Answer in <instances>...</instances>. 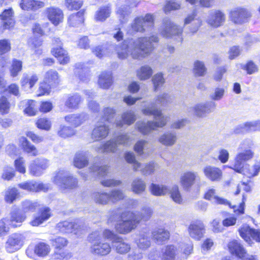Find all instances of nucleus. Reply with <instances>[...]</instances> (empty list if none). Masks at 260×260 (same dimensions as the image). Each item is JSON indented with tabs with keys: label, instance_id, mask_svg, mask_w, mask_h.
I'll return each instance as SVG.
<instances>
[{
	"label": "nucleus",
	"instance_id": "obj_28",
	"mask_svg": "<svg viewBox=\"0 0 260 260\" xmlns=\"http://www.w3.org/2000/svg\"><path fill=\"white\" fill-rule=\"evenodd\" d=\"M151 236L156 243L161 244L169 240L170 234L168 230L161 227L153 229L151 232Z\"/></svg>",
	"mask_w": 260,
	"mask_h": 260
},
{
	"label": "nucleus",
	"instance_id": "obj_17",
	"mask_svg": "<svg viewBox=\"0 0 260 260\" xmlns=\"http://www.w3.org/2000/svg\"><path fill=\"white\" fill-rule=\"evenodd\" d=\"M251 17L250 12L243 8H237L232 10L230 13V17L232 22L235 24H241L247 22Z\"/></svg>",
	"mask_w": 260,
	"mask_h": 260
},
{
	"label": "nucleus",
	"instance_id": "obj_19",
	"mask_svg": "<svg viewBox=\"0 0 260 260\" xmlns=\"http://www.w3.org/2000/svg\"><path fill=\"white\" fill-rule=\"evenodd\" d=\"M8 225L11 228L20 226L26 219V216L18 209H14L11 211L9 215L6 217Z\"/></svg>",
	"mask_w": 260,
	"mask_h": 260
},
{
	"label": "nucleus",
	"instance_id": "obj_14",
	"mask_svg": "<svg viewBox=\"0 0 260 260\" xmlns=\"http://www.w3.org/2000/svg\"><path fill=\"white\" fill-rule=\"evenodd\" d=\"M240 236L248 244L251 245L253 242L251 238L256 242H260V230L251 228L247 224L243 225L239 229Z\"/></svg>",
	"mask_w": 260,
	"mask_h": 260
},
{
	"label": "nucleus",
	"instance_id": "obj_57",
	"mask_svg": "<svg viewBox=\"0 0 260 260\" xmlns=\"http://www.w3.org/2000/svg\"><path fill=\"white\" fill-rule=\"evenodd\" d=\"M82 101L80 95L78 94L69 96L66 102V106L70 109H77Z\"/></svg>",
	"mask_w": 260,
	"mask_h": 260
},
{
	"label": "nucleus",
	"instance_id": "obj_25",
	"mask_svg": "<svg viewBox=\"0 0 260 260\" xmlns=\"http://www.w3.org/2000/svg\"><path fill=\"white\" fill-rule=\"evenodd\" d=\"M18 186L19 188L28 191H46L48 189L46 185L33 180L22 182L18 184Z\"/></svg>",
	"mask_w": 260,
	"mask_h": 260
},
{
	"label": "nucleus",
	"instance_id": "obj_39",
	"mask_svg": "<svg viewBox=\"0 0 260 260\" xmlns=\"http://www.w3.org/2000/svg\"><path fill=\"white\" fill-rule=\"evenodd\" d=\"M91 198L96 204L99 205H106L110 203L109 192L103 190L93 192L92 193Z\"/></svg>",
	"mask_w": 260,
	"mask_h": 260
},
{
	"label": "nucleus",
	"instance_id": "obj_58",
	"mask_svg": "<svg viewBox=\"0 0 260 260\" xmlns=\"http://www.w3.org/2000/svg\"><path fill=\"white\" fill-rule=\"evenodd\" d=\"M145 188L146 184L142 179L137 178L132 182V190L137 194H140L144 191Z\"/></svg>",
	"mask_w": 260,
	"mask_h": 260
},
{
	"label": "nucleus",
	"instance_id": "obj_34",
	"mask_svg": "<svg viewBox=\"0 0 260 260\" xmlns=\"http://www.w3.org/2000/svg\"><path fill=\"white\" fill-rule=\"evenodd\" d=\"M87 118V115L84 113L70 114L64 118L66 122L75 127L80 126L86 120Z\"/></svg>",
	"mask_w": 260,
	"mask_h": 260
},
{
	"label": "nucleus",
	"instance_id": "obj_53",
	"mask_svg": "<svg viewBox=\"0 0 260 260\" xmlns=\"http://www.w3.org/2000/svg\"><path fill=\"white\" fill-rule=\"evenodd\" d=\"M157 167L158 164L153 161H151L143 165V166L142 165L138 171H140L142 174L144 176H149L153 174Z\"/></svg>",
	"mask_w": 260,
	"mask_h": 260
},
{
	"label": "nucleus",
	"instance_id": "obj_61",
	"mask_svg": "<svg viewBox=\"0 0 260 260\" xmlns=\"http://www.w3.org/2000/svg\"><path fill=\"white\" fill-rule=\"evenodd\" d=\"M52 245L56 249V251L60 250L66 247L68 243V240L63 237H58L50 240Z\"/></svg>",
	"mask_w": 260,
	"mask_h": 260
},
{
	"label": "nucleus",
	"instance_id": "obj_8",
	"mask_svg": "<svg viewBox=\"0 0 260 260\" xmlns=\"http://www.w3.org/2000/svg\"><path fill=\"white\" fill-rule=\"evenodd\" d=\"M182 31V27L175 24L168 18H165L162 20V24L159 28V32L163 37L171 38L176 36L178 37L177 41L179 42H182L183 41Z\"/></svg>",
	"mask_w": 260,
	"mask_h": 260
},
{
	"label": "nucleus",
	"instance_id": "obj_40",
	"mask_svg": "<svg viewBox=\"0 0 260 260\" xmlns=\"http://www.w3.org/2000/svg\"><path fill=\"white\" fill-rule=\"evenodd\" d=\"M4 197L7 203L12 204L20 198V192L15 187H9L4 191Z\"/></svg>",
	"mask_w": 260,
	"mask_h": 260
},
{
	"label": "nucleus",
	"instance_id": "obj_50",
	"mask_svg": "<svg viewBox=\"0 0 260 260\" xmlns=\"http://www.w3.org/2000/svg\"><path fill=\"white\" fill-rule=\"evenodd\" d=\"M177 254V248L173 245H167L162 250V260H175Z\"/></svg>",
	"mask_w": 260,
	"mask_h": 260
},
{
	"label": "nucleus",
	"instance_id": "obj_26",
	"mask_svg": "<svg viewBox=\"0 0 260 260\" xmlns=\"http://www.w3.org/2000/svg\"><path fill=\"white\" fill-rule=\"evenodd\" d=\"M203 173L205 177L212 181H219L222 176V172L219 168L211 166L205 167Z\"/></svg>",
	"mask_w": 260,
	"mask_h": 260
},
{
	"label": "nucleus",
	"instance_id": "obj_32",
	"mask_svg": "<svg viewBox=\"0 0 260 260\" xmlns=\"http://www.w3.org/2000/svg\"><path fill=\"white\" fill-rule=\"evenodd\" d=\"M138 247L142 249H146L150 247L151 242L148 231L144 230L139 232L135 240Z\"/></svg>",
	"mask_w": 260,
	"mask_h": 260
},
{
	"label": "nucleus",
	"instance_id": "obj_21",
	"mask_svg": "<svg viewBox=\"0 0 260 260\" xmlns=\"http://www.w3.org/2000/svg\"><path fill=\"white\" fill-rule=\"evenodd\" d=\"M198 177L197 172L190 171H185L180 176V184L184 190H189L195 183Z\"/></svg>",
	"mask_w": 260,
	"mask_h": 260
},
{
	"label": "nucleus",
	"instance_id": "obj_24",
	"mask_svg": "<svg viewBox=\"0 0 260 260\" xmlns=\"http://www.w3.org/2000/svg\"><path fill=\"white\" fill-rule=\"evenodd\" d=\"M188 230L189 236L196 240H200L203 237L205 231V226L201 221L191 223Z\"/></svg>",
	"mask_w": 260,
	"mask_h": 260
},
{
	"label": "nucleus",
	"instance_id": "obj_2",
	"mask_svg": "<svg viewBox=\"0 0 260 260\" xmlns=\"http://www.w3.org/2000/svg\"><path fill=\"white\" fill-rule=\"evenodd\" d=\"M170 96L167 93L158 95L155 101L150 105L143 109V113L146 115H153L155 121L138 122L136 123L138 131L143 135H147L157 127L164 126L169 119L168 116H164L161 111L156 108L157 105L166 106L171 102Z\"/></svg>",
	"mask_w": 260,
	"mask_h": 260
},
{
	"label": "nucleus",
	"instance_id": "obj_12",
	"mask_svg": "<svg viewBox=\"0 0 260 260\" xmlns=\"http://www.w3.org/2000/svg\"><path fill=\"white\" fill-rule=\"evenodd\" d=\"M141 0H120L118 4L116 13L122 23L126 22L131 11L130 7H135Z\"/></svg>",
	"mask_w": 260,
	"mask_h": 260
},
{
	"label": "nucleus",
	"instance_id": "obj_44",
	"mask_svg": "<svg viewBox=\"0 0 260 260\" xmlns=\"http://www.w3.org/2000/svg\"><path fill=\"white\" fill-rule=\"evenodd\" d=\"M196 15L197 12L196 11L194 10L191 14L188 15L184 21L185 24H187L191 22H193L192 24L194 26L192 28H190V32L192 34L195 33L198 31L202 22V21L200 18L195 19Z\"/></svg>",
	"mask_w": 260,
	"mask_h": 260
},
{
	"label": "nucleus",
	"instance_id": "obj_22",
	"mask_svg": "<svg viewBox=\"0 0 260 260\" xmlns=\"http://www.w3.org/2000/svg\"><path fill=\"white\" fill-rule=\"evenodd\" d=\"M237 173L242 174L248 178H252L257 176L260 172V158L254 160L252 165L245 164Z\"/></svg>",
	"mask_w": 260,
	"mask_h": 260
},
{
	"label": "nucleus",
	"instance_id": "obj_10",
	"mask_svg": "<svg viewBox=\"0 0 260 260\" xmlns=\"http://www.w3.org/2000/svg\"><path fill=\"white\" fill-rule=\"evenodd\" d=\"M204 198L207 200L212 201L214 203L223 205H228L230 207L234 209V212L240 214L244 213V205L246 198L243 196L242 202L239 207L237 208L236 206H231V203L226 199L219 197L216 194V190L213 188L208 189L205 193Z\"/></svg>",
	"mask_w": 260,
	"mask_h": 260
},
{
	"label": "nucleus",
	"instance_id": "obj_36",
	"mask_svg": "<svg viewBox=\"0 0 260 260\" xmlns=\"http://www.w3.org/2000/svg\"><path fill=\"white\" fill-rule=\"evenodd\" d=\"M228 247L231 253L237 257L242 258L245 256V250L238 241L233 240L229 242Z\"/></svg>",
	"mask_w": 260,
	"mask_h": 260
},
{
	"label": "nucleus",
	"instance_id": "obj_52",
	"mask_svg": "<svg viewBox=\"0 0 260 260\" xmlns=\"http://www.w3.org/2000/svg\"><path fill=\"white\" fill-rule=\"evenodd\" d=\"M88 162L87 154L86 152H78L75 155L74 164L78 168H82L86 166Z\"/></svg>",
	"mask_w": 260,
	"mask_h": 260
},
{
	"label": "nucleus",
	"instance_id": "obj_3",
	"mask_svg": "<svg viewBox=\"0 0 260 260\" xmlns=\"http://www.w3.org/2000/svg\"><path fill=\"white\" fill-rule=\"evenodd\" d=\"M254 142L250 138H246L241 141L238 146V152L235 157L234 163L231 166H224L235 171H239L241 167L245 165L244 162L252 159L254 156V152L252 150Z\"/></svg>",
	"mask_w": 260,
	"mask_h": 260
},
{
	"label": "nucleus",
	"instance_id": "obj_16",
	"mask_svg": "<svg viewBox=\"0 0 260 260\" xmlns=\"http://www.w3.org/2000/svg\"><path fill=\"white\" fill-rule=\"evenodd\" d=\"M226 16L223 12L219 10H212L209 12L206 22L211 26L217 28L222 25Z\"/></svg>",
	"mask_w": 260,
	"mask_h": 260
},
{
	"label": "nucleus",
	"instance_id": "obj_20",
	"mask_svg": "<svg viewBox=\"0 0 260 260\" xmlns=\"http://www.w3.org/2000/svg\"><path fill=\"white\" fill-rule=\"evenodd\" d=\"M214 103L210 102L200 103L187 109L188 112H193L194 115L198 117H203L206 113L211 112L215 108Z\"/></svg>",
	"mask_w": 260,
	"mask_h": 260
},
{
	"label": "nucleus",
	"instance_id": "obj_13",
	"mask_svg": "<svg viewBox=\"0 0 260 260\" xmlns=\"http://www.w3.org/2000/svg\"><path fill=\"white\" fill-rule=\"evenodd\" d=\"M25 241V237L23 234H12L8 237L5 243L6 250L9 253H13L22 247Z\"/></svg>",
	"mask_w": 260,
	"mask_h": 260
},
{
	"label": "nucleus",
	"instance_id": "obj_4",
	"mask_svg": "<svg viewBox=\"0 0 260 260\" xmlns=\"http://www.w3.org/2000/svg\"><path fill=\"white\" fill-rule=\"evenodd\" d=\"M103 112L102 121L98 122L92 132L91 138L94 141H100L107 137L109 133V128L104 122L111 121L115 114V110L113 108L107 107L103 110Z\"/></svg>",
	"mask_w": 260,
	"mask_h": 260
},
{
	"label": "nucleus",
	"instance_id": "obj_35",
	"mask_svg": "<svg viewBox=\"0 0 260 260\" xmlns=\"http://www.w3.org/2000/svg\"><path fill=\"white\" fill-rule=\"evenodd\" d=\"M177 140V134L174 131L167 132L161 135L158 138V142L165 146L174 145Z\"/></svg>",
	"mask_w": 260,
	"mask_h": 260
},
{
	"label": "nucleus",
	"instance_id": "obj_51",
	"mask_svg": "<svg viewBox=\"0 0 260 260\" xmlns=\"http://www.w3.org/2000/svg\"><path fill=\"white\" fill-rule=\"evenodd\" d=\"M111 9L110 6H103L99 8L95 14V19L99 21H104L111 14Z\"/></svg>",
	"mask_w": 260,
	"mask_h": 260
},
{
	"label": "nucleus",
	"instance_id": "obj_33",
	"mask_svg": "<svg viewBox=\"0 0 260 260\" xmlns=\"http://www.w3.org/2000/svg\"><path fill=\"white\" fill-rule=\"evenodd\" d=\"M51 216L50 210L48 207L40 209L38 215L34 217L30 224L34 226H37L47 220Z\"/></svg>",
	"mask_w": 260,
	"mask_h": 260
},
{
	"label": "nucleus",
	"instance_id": "obj_60",
	"mask_svg": "<svg viewBox=\"0 0 260 260\" xmlns=\"http://www.w3.org/2000/svg\"><path fill=\"white\" fill-rule=\"evenodd\" d=\"M110 202L115 203L117 202L123 200L125 195L123 192L120 189H112L109 192Z\"/></svg>",
	"mask_w": 260,
	"mask_h": 260
},
{
	"label": "nucleus",
	"instance_id": "obj_30",
	"mask_svg": "<svg viewBox=\"0 0 260 260\" xmlns=\"http://www.w3.org/2000/svg\"><path fill=\"white\" fill-rule=\"evenodd\" d=\"M47 15L49 20L54 25H57L63 19V14L61 10L58 8L51 7L47 9Z\"/></svg>",
	"mask_w": 260,
	"mask_h": 260
},
{
	"label": "nucleus",
	"instance_id": "obj_49",
	"mask_svg": "<svg viewBox=\"0 0 260 260\" xmlns=\"http://www.w3.org/2000/svg\"><path fill=\"white\" fill-rule=\"evenodd\" d=\"M99 85L104 89L108 88L112 84V75L110 72H103L99 76Z\"/></svg>",
	"mask_w": 260,
	"mask_h": 260
},
{
	"label": "nucleus",
	"instance_id": "obj_27",
	"mask_svg": "<svg viewBox=\"0 0 260 260\" xmlns=\"http://www.w3.org/2000/svg\"><path fill=\"white\" fill-rule=\"evenodd\" d=\"M38 80L39 77L37 74H23L20 80V85L24 90L30 91Z\"/></svg>",
	"mask_w": 260,
	"mask_h": 260
},
{
	"label": "nucleus",
	"instance_id": "obj_9",
	"mask_svg": "<svg viewBox=\"0 0 260 260\" xmlns=\"http://www.w3.org/2000/svg\"><path fill=\"white\" fill-rule=\"evenodd\" d=\"M132 139L127 134H122L115 138L107 141L105 144L101 145L95 148L99 153L114 152L117 150L119 145H128Z\"/></svg>",
	"mask_w": 260,
	"mask_h": 260
},
{
	"label": "nucleus",
	"instance_id": "obj_48",
	"mask_svg": "<svg viewBox=\"0 0 260 260\" xmlns=\"http://www.w3.org/2000/svg\"><path fill=\"white\" fill-rule=\"evenodd\" d=\"M87 69L84 67V64L79 62L75 64L74 69V74L79 79L83 81H86L88 79L89 75L87 73Z\"/></svg>",
	"mask_w": 260,
	"mask_h": 260
},
{
	"label": "nucleus",
	"instance_id": "obj_54",
	"mask_svg": "<svg viewBox=\"0 0 260 260\" xmlns=\"http://www.w3.org/2000/svg\"><path fill=\"white\" fill-rule=\"evenodd\" d=\"M84 13L83 10L80 11L76 14L71 15L68 18V23L70 26H76L84 21Z\"/></svg>",
	"mask_w": 260,
	"mask_h": 260
},
{
	"label": "nucleus",
	"instance_id": "obj_11",
	"mask_svg": "<svg viewBox=\"0 0 260 260\" xmlns=\"http://www.w3.org/2000/svg\"><path fill=\"white\" fill-rule=\"evenodd\" d=\"M55 228L60 233L63 234L73 233L77 236L82 234L85 230L84 224L78 221L75 222L68 220L62 221L58 222L56 225Z\"/></svg>",
	"mask_w": 260,
	"mask_h": 260
},
{
	"label": "nucleus",
	"instance_id": "obj_38",
	"mask_svg": "<svg viewBox=\"0 0 260 260\" xmlns=\"http://www.w3.org/2000/svg\"><path fill=\"white\" fill-rule=\"evenodd\" d=\"M121 119L116 120V125L117 127H121L123 124L130 125L136 120V117L134 112L132 110L124 112L121 115Z\"/></svg>",
	"mask_w": 260,
	"mask_h": 260
},
{
	"label": "nucleus",
	"instance_id": "obj_41",
	"mask_svg": "<svg viewBox=\"0 0 260 260\" xmlns=\"http://www.w3.org/2000/svg\"><path fill=\"white\" fill-rule=\"evenodd\" d=\"M20 106H25L24 112L29 116H35L37 113L36 102L31 100H25L20 103Z\"/></svg>",
	"mask_w": 260,
	"mask_h": 260
},
{
	"label": "nucleus",
	"instance_id": "obj_1",
	"mask_svg": "<svg viewBox=\"0 0 260 260\" xmlns=\"http://www.w3.org/2000/svg\"><path fill=\"white\" fill-rule=\"evenodd\" d=\"M158 40L157 35H153L149 37H141L124 40L118 45L110 44L98 46L92 49V52L96 56L101 58L110 55L114 50L120 59H125L128 56L134 59H140L152 53L154 49L153 43H157Z\"/></svg>",
	"mask_w": 260,
	"mask_h": 260
},
{
	"label": "nucleus",
	"instance_id": "obj_42",
	"mask_svg": "<svg viewBox=\"0 0 260 260\" xmlns=\"http://www.w3.org/2000/svg\"><path fill=\"white\" fill-rule=\"evenodd\" d=\"M19 144L23 151L31 156H36L38 154V151L33 145L26 139L22 137L19 139Z\"/></svg>",
	"mask_w": 260,
	"mask_h": 260
},
{
	"label": "nucleus",
	"instance_id": "obj_47",
	"mask_svg": "<svg viewBox=\"0 0 260 260\" xmlns=\"http://www.w3.org/2000/svg\"><path fill=\"white\" fill-rule=\"evenodd\" d=\"M149 190L153 195L155 196H161L169 192L170 187L165 185L151 183L149 186Z\"/></svg>",
	"mask_w": 260,
	"mask_h": 260
},
{
	"label": "nucleus",
	"instance_id": "obj_46",
	"mask_svg": "<svg viewBox=\"0 0 260 260\" xmlns=\"http://www.w3.org/2000/svg\"><path fill=\"white\" fill-rule=\"evenodd\" d=\"M153 70L148 65H144L137 70V77L140 80H146L149 79L153 74Z\"/></svg>",
	"mask_w": 260,
	"mask_h": 260
},
{
	"label": "nucleus",
	"instance_id": "obj_5",
	"mask_svg": "<svg viewBox=\"0 0 260 260\" xmlns=\"http://www.w3.org/2000/svg\"><path fill=\"white\" fill-rule=\"evenodd\" d=\"M154 25V16L153 14H147L144 16L136 17L126 28L127 33L134 35L137 32L144 33L150 30Z\"/></svg>",
	"mask_w": 260,
	"mask_h": 260
},
{
	"label": "nucleus",
	"instance_id": "obj_64",
	"mask_svg": "<svg viewBox=\"0 0 260 260\" xmlns=\"http://www.w3.org/2000/svg\"><path fill=\"white\" fill-rule=\"evenodd\" d=\"M193 71L196 76H203L206 73V69L203 62L197 60L194 62Z\"/></svg>",
	"mask_w": 260,
	"mask_h": 260
},
{
	"label": "nucleus",
	"instance_id": "obj_29",
	"mask_svg": "<svg viewBox=\"0 0 260 260\" xmlns=\"http://www.w3.org/2000/svg\"><path fill=\"white\" fill-rule=\"evenodd\" d=\"M4 29H10L14 27L15 21L14 17V12L12 8L6 9L0 15Z\"/></svg>",
	"mask_w": 260,
	"mask_h": 260
},
{
	"label": "nucleus",
	"instance_id": "obj_37",
	"mask_svg": "<svg viewBox=\"0 0 260 260\" xmlns=\"http://www.w3.org/2000/svg\"><path fill=\"white\" fill-rule=\"evenodd\" d=\"M20 8L24 11H36L43 8L44 3L36 0H21L19 4Z\"/></svg>",
	"mask_w": 260,
	"mask_h": 260
},
{
	"label": "nucleus",
	"instance_id": "obj_18",
	"mask_svg": "<svg viewBox=\"0 0 260 260\" xmlns=\"http://www.w3.org/2000/svg\"><path fill=\"white\" fill-rule=\"evenodd\" d=\"M53 44L57 45L58 47H53L51 53L57 58L60 64H66L70 61V57L67 52L61 47V43L59 38H54Z\"/></svg>",
	"mask_w": 260,
	"mask_h": 260
},
{
	"label": "nucleus",
	"instance_id": "obj_59",
	"mask_svg": "<svg viewBox=\"0 0 260 260\" xmlns=\"http://www.w3.org/2000/svg\"><path fill=\"white\" fill-rule=\"evenodd\" d=\"M168 193H170L171 198L174 202L179 204L182 203L183 199L179 191V187L177 185H174L171 188L170 187Z\"/></svg>",
	"mask_w": 260,
	"mask_h": 260
},
{
	"label": "nucleus",
	"instance_id": "obj_43",
	"mask_svg": "<svg viewBox=\"0 0 260 260\" xmlns=\"http://www.w3.org/2000/svg\"><path fill=\"white\" fill-rule=\"evenodd\" d=\"M59 81V77L56 71L50 70L45 73L44 82L47 83L50 87L56 85Z\"/></svg>",
	"mask_w": 260,
	"mask_h": 260
},
{
	"label": "nucleus",
	"instance_id": "obj_23",
	"mask_svg": "<svg viewBox=\"0 0 260 260\" xmlns=\"http://www.w3.org/2000/svg\"><path fill=\"white\" fill-rule=\"evenodd\" d=\"M91 253L98 256H106L111 251V246L108 242H96L90 247Z\"/></svg>",
	"mask_w": 260,
	"mask_h": 260
},
{
	"label": "nucleus",
	"instance_id": "obj_31",
	"mask_svg": "<svg viewBox=\"0 0 260 260\" xmlns=\"http://www.w3.org/2000/svg\"><path fill=\"white\" fill-rule=\"evenodd\" d=\"M112 246L115 251L120 254H126L131 249L130 244L125 242L121 237H116L112 241Z\"/></svg>",
	"mask_w": 260,
	"mask_h": 260
},
{
	"label": "nucleus",
	"instance_id": "obj_15",
	"mask_svg": "<svg viewBox=\"0 0 260 260\" xmlns=\"http://www.w3.org/2000/svg\"><path fill=\"white\" fill-rule=\"evenodd\" d=\"M49 161L43 158H38L32 160L29 164V173L34 176L42 175L44 171L48 167Z\"/></svg>",
	"mask_w": 260,
	"mask_h": 260
},
{
	"label": "nucleus",
	"instance_id": "obj_7",
	"mask_svg": "<svg viewBox=\"0 0 260 260\" xmlns=\"http://www.w3.org/2000/svg\"><path fill=\"white\" fill-rule=\"evenodd\" d=\"M52 180L63 191L75 188L78 183L77 179L64 170H59L55 172Z\"/></svg>",
	"mask_w": 260,
	"mask_h": 260
},
{
	"label": "nucleus",
	"instance_id": "obj_56",
	"mask_svg": "<svg viewBox=\"0 0 260 260\" xmlns=\"http://www.w3.org/2000/svg\"><path fill=\"white\" fill-rule=\"evenodd\" d=\"M124 158L128 163L133 165V169L134 171H138L142 164L136 160L135 155L133 152H126L124 154Z\"/></svg>",
	"mask_w": 260,
	"mask_h": 260
},
{
	"label": "nucleus",
	"instance_id": "obj_55",
	"mask_svg": "<svg viewBox=\"0 0 260 260\" xmlns=\"http://www.w3.org/2000/svg\"><path fill=\"white\" fill-rule=\"evenodd\" d=\"M40 207L39 204L37 202H32L29 200H25L21 203V209L23 213L28 212H35Z\"/></svg>",
	"mask_w": 260,
	"mask_h": 260
},
{
	"label": "nucleus",
	"instance_id": "obj_63",
	"mask_svg": "<svg viewBox=\"0 0 260 260\" xmlns=\"http://www.w3.org/2000/svg\"><path fill=\"white\" fill-rule=\"evenodd\" d=\"M148 142L145 140H140L138 141L134 146V150L140 156H143L145 155L144 150H146L148 147Z\"/></svg>",
	"mask_w": 260,
	"mask_h": 260
},
{
	"label": "nucleus",
	"instance_id": "obj_62",
	"mask_svg": "<svg viewBox=\"0 0 260 260\" xmlns=\"http://www.w3.org/2000/svg\"><path fill=\"white\" fill-rule=\"evenodd\" d=\"M50 251V246L44 243H40L36 245L34 248L35 253L41 256H44L47 255Z\"/></svg>",
	"mask_w": 260,
	"mask_h": 260
},
{
	"label": "nucleus",
	"instance_id": "obj_45",
	"mask_svg": "<svg viewBox=\"0 0 260 260\" xmlns=\"http://www.w3.org/2000/svg\"><path fill=\"white\" fill-rule=\"evenodd\" d=\"M152 214V209L148 207H143L140 212H134V216L137 219L139 224L141 221H146L149 220Z\"/></svg>",
	"mask_w": 260,
	"mask_h": 260
},
{
	"label": "nucleus",
	"instance_id": "obj_6",
	"mask_svg": "<svg viewBox=\"0 0 260 260\" xmlns=\"http://www.w3.org/2000/svg\"><path fill=\"white\" fill-rule=\"evenodd\" d=\"M120 218L115 225V231L120 234L125 235L129 233L138 225L137 219L134 216V212H122Z\"/></svg>",
	"mask_w": 260,
	"mask_h": 260
}]
</instances>
